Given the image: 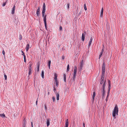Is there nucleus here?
<instances>
[{
	"instance_id": "26",
	"label": "nucleus",
	"mask_w": 127,
	"mask_h": 127,
	"mask_svg": "<svg viewBox=\"0 0 127 127\" xmlns=\"http://www.w3.org/2000/svg\"><path fill=\"white\" fill-rule=\"evenodd\" d=\"M22 35L21 34H20L19 35V39L20 40H21L22 39Z\"/></svg>"
},
{
	"instance_id": "35",
	"label": "nucleus",
	"mask_w": 127,
	"mask_h": 127,
	"mask_svg": "<svg viewBox=\"0 0 127 127\" xmlns=\"http://www.w3.org/2000/svg\"><path fill=\"white\" fill-rule=\"evenodd\" d=\"M109 96V95H107V97H106V98L105 100H106V102H107V101L108 100V97Z\"/></svg>"
},
{
	"instance_id": "31",
	"label": "nucleus",
	"mask_w": 127,
	"mask_h": 127,
	"mask_svg": "<svg viewBox=\"0 0 127 127\" xmlns=\"http://www.w3.org/2000/svg\"><path fill=\"white\" fill-rule=\"evenodd\" d=\"M44 24H45V28L46 29V30H47V23H44Z\"/></svg>"
},
{
	"instance_id": "46",
	"label": "nucleus",
	"mask_w": 127,
	"mask_h": 127,
	"mask_svg": "<svg viewBox=\"0 0 127 127\" xmlns=\"http://www.w3.org/2000/svg\"><path fill=\"white\" fill-rule=\"evenodd\" d=\"M32 64H29V68L31 69Z\"/></svg>"
},
{
	"instance_id": "38",
	"label": "nucleus",
	"mask_w": 127,
	"mask_h": 127,
	"mask_svg": "<svg viewBox=\"0 0 127 127\" xmlns=\"http://www.w3.org/2000/svg\"><path fill=\"white\" fill-rule=\"evenodd\" d=\"M77 70L74 69V74H76V72H77Z\"/></svg>"
},
{
	"instance_id": "56",
	"label": "nucleus",
	"mask_w": 127,
	"mask_h": 127,
	"mask_svg": "<svg viewBox=\"0 0 127 127\" xmlns=\"http://www.w3.org/2000/svg\"><path fill=\"white\" fill-rule=\"evenodd\" d=\"M102 54H103V53L101 52L100 53V54L99 55H100V56H102Z\"/></svg>"
},
{
	"instance_id": "15",
	"label": "nucleus",
	"mask_w": 127,
	"mask_h": 127,
	"mask_svg": "<svg viewBox=\"0 0 127 127\" xmlns=\"http://www.w3.org/2000/svg\"><path fill=\"white\" fill-rule=\"evenodd\" d=\"M29 44H27L26 45V51H28L29 49Z\"/></svg>"
},
{
	"instance_id": "23",
	"label": "nucleus",
	"mask_w": 127,
	"mask_h": 127,
	"mask_svg": "<svg viewBox=\"0 0 127 127\" xmlns=\"http://www.w3.org/2000/svg\"><path fill=\"white\" fill-rule=\"evenodd\" d=\"M84 9L85 10H87V8H86V3L85 2H84Z\"/></svg>"
},
{
	"instance_id": "10",
	"label": "nucleus",
	"mask_w": 127,
	"mask_h": 127,
	"mask_svg": "<svg viewBox=\"0 0 127 127\" xmlns=\"http://www.w3.org/2000/svg\"><path fill=\"white\" fill-rule=\"evenodd\" d=\"M15 5H14L13 8L12 10V11L11 14H13L15 13Z\"/></svg>"
},
{
	"instance_id": "55",
	"label": "nucleus",
	"mask_w": 127,
	"mask_h": 127,
	"mask_svg": "<svg viewBox=\"0 0 127 127\" xmlns=\"http://www.w3.org/2000/svg\"><path fill=\"white\" fill-rule=\"evenodd\" d=\"M103 8H102V9H101V12H103Z\"/></svg>"
},
{
	"instance_id": "30",
	"label": "nucleus",
	"mask_w": 127,
	"mask_h": 127,
	"mask_svg": "<svg viewBox=\"0 0 127 127\" xmlns=\"http://www.w3.org/2000/svg\"><path fill=\"white\" fill-rule=\"evenodd\" d=\"M52 99L53 102H55V97L54 96L52 97Z\"/></svg>"
},
{
	"instance_id": "64",
	"label": "nucleus",
	"mask_w": 127,
	"mask_h": 127,
	"mask_svg": "<svg viewBox=\"0 0 127 127\" xmlns=\"http://www.w3.org/2000/svg\"><path fill=\"white\" fill-rule=\"evenodd\" d=\"M49 92H48V94H49Z\"/></svg>"
},
{
	"instance_id": "8",
	"label": "nucleus",
	"mask_w": 127,
	"mask_h": 127,
	"mask_svg": "<svg viewBox=\"0 0 127 127\" xmlns=\"http://www.w3.org/2000/svg\"><path fill=\"white\" fill-rule=\"evenodd\" d=\"M85 37V34L84 33H83L81 37V40L82 41H84Z\"/></svg>"
},
{
	"instance_id": "25",
	"label": "nucleus",
	"mask_w": 127,
	"mask_h": 127,
	"mask_svg": "<svg viewBox=\"0 0 127 127\" xmlns=\"http://www.w3.org/2000/svg\"><path fill=\"white\" fill-rule=\"evenodd\" d=\"M31 69L29 68V75H30L31 74Z\"/></svg>"
},
{
	"instance_id": "19",
	"label": "nucleus",
	"mask_w": 127,
	"mask_h": 127,
	"mask_svg": "<svg viewBox=\"0 0 127 127\" xmlns=\"http://www.w3.org/2000/svg\"><path fill=\"white\" fill-rule=\"evenodd\" d=\"M37 71L38 72L39 70V67L40 66V64L39 63L37 64Z\"/></svg>"
},
{
	"instance_id": "7",
	"label": "nucleus",
	"mask_w": 127,
	"mask_h": 127,
	"mask_svg": "<svg viewBox=\"0 0 127 127\" xmlns=\"http://www.w3.org/2000/svg\"><path fill=\"white\" fill-rule=\"evenodd\" d=\"M26 120L25 118H24V120L23 123V127H26Z\"/></svg>"
},
{
	"instance_id": "14",
	"label": "nucleus",
	"mask_w": 127,
	"mask_h": 127,
	"mask_svg": "<svg viewBox=\"0 0 127 127\" xmlns=\"http://www.w3.org/2000/svg\"><path fill=\"white\" fill-rule=\"evenodd\" d=\"M76 75V74H73V76L72 77V78L73 79L72 81H74L75 80Z\"/></svg>"
},
{
	"instance_id": "50",
	"label": "nucleus",
	"mask_w": 127,
	"mask_h": 127,
	"mask_svg": "<svg viewBox=\"0 0 127 127\" xmlns=\"http://www.w3.org/2000/svg\"><path fill=\"white\" fill-rule=\"evenodd\" d=\"M78 8L77 7L76 9V12H77V13H78Z\"/></svg>"
},
{
	"instance_id": "58",
	"label": "nucleus",
	"mask_w": 127,
	"mask_h": 127,
	"mask_svg": "<svg viewBox=\"0 0 127 127\" xmlns=\"http://www.w3.org/2000/svg\"><path fill=\"white\" fill-rule=\"evenodd\" d=\"M101 56L99 55V56L98 59H99L101 57Z\"/></svg>"
},
{
	"instance_id": "37",
	"label": "nucleus",
	"mask_w": 127,
	"mask_h": 127,
	"mask_svg": "<svg viewBox=\"0 0 127 127\" xmlns=\"http://www.w3.org/2000/svg\"><path fill=\"white\" fill-rule=\"evenodd\" d=\"M82 13V11H81L79 13H78V14L77 15V16H79Z\"/></svg>"
},
{
	"instance_id": "47",
	"label": "nucleus",
	"mask_w": 127,
	"mask_h": 127,
	"mask_svg": "<svg viewBox=\"0 0 127 127\" xmlns=\"http://www.w3.org/2000/svg\"><path fill=\"white\" fill-rule=\"evenodd\" d=\"M104 78L101 77L100 80H101V81L104 80Z\"/></svg>"
},
{
	"instance_id": "2",
	"label": "nucleus",
	"mask_w": 127,
	"mask_h": 127,
	"mask_svg": "<svg viewBox=\"0 0 127 127\" xmlns=\"http://www.w3.org/2000/svg\"><path fill=\"white\" fill-rule=\"evenodd\" d=\"M118 108L117 105H115L112 113V115L113 117H115L116 114L118 115Z\"/></svg>"
},
{
	"instance_id": "11",
	"label": "nucleus",
	"mask_w": 127,
	"mask_h": 127,
	"mask_svg": "<svg viewBox=\"0 0 127 127\" xmlns=\"http://www.w3.org/2000/svg\"><path fill=\"white\" fill-rule=\"evenodd\" d=\"M93 39L92 37H91V38H90V41H89V45H88L89 47L90 46V45H91V43H92V41L93 40Z\"/></svg>"
},
{
	"instance_id": "6",
	"label": "nucleus",
	"mask_w": 127,
	"mask_h": 127,
	"mask_svg": "<svg viewBox=\"0 0 127 127\" xmlns=\"http://www.w3.org/2000/svg\"><path fill=\"white\" fill-rule=\"evenodd\" d=\"M40 8L39 7L38 8L36 11V15L38 17L39 15L40 14Z\"/></svg>"
},
{
	"instance_id": "17",
	"label": "nucleus",
	"mask_w": 127,
	"mask_h": 127,
	"mask_svg": "<svg viewBox=\"0 0 127 127\" xmlns=\"http://www.w3.org/2000/svg\"><path fill=\"white\" fill-rule=\"evenodd\" d=\"M51 63V61L50 60L48 62V65L49 67V69H50V64Z\"/></svg>"
},
{
	"instance_id": "13",
	"label": "nucleus",
	"mask_w": 127,
	"mask_h": 127,
	"mask_svg": "<svg viewBox=\"0 0 127 127\" xmlns=\"http://www.w3.org/2000/svg\"><path fill=\"white\" fill-rule=\"evenodd\" d=\"M47 127H48L50 125V119H48L47 120Z\"/></svg>"
},
{
	"instance_id": "44",
	"label": "nucleus",
	"mask_w": 127,
	"mask_h": 127,
	"mask_svg": "<svg viewBox=\"0 0 127 127\" xmlns=\"http://www.w3.org/2000/svg\"><path fill=\"white\" fill-rule=\"evenodd\" d=\"M103 48L102 49L101 52L103 53V52L104 51V46L103 45Z\"/></svg>"
},
{
	"instance_id": "42",
	"label": "nucleus",
	"mask_w": 127,
	"mask_h": 127,
	"mask_svg": "<svg viewBox=\"0 0 127 127\" xmlns=\"http://www.w3.org/2000/svg\"><path fill=\"white\" fill-rule=\"evenodd\" d=\"M22 55H23L24 56V58H26V56L25 55V54L24 53H23V54H22Z\"/></svg>"
},
{
	"instance_id": "33",
	"label": "nucleus",
	"mask_w": 127,
	"mask_h": 127,
	"mask_svg": "<svg viewBox=\"0 0 127 127\" xmlns=\"http://www.w3.org/2000/svg\"><path fill=\"white\" fill-rule=\"evenodd\" d=\"M111 85H108V90H110V89Z\"/></svg>"
},
{
	"instance_id": "63",
	"label": "nucleus",
	"mask_w": 127,
	"mask_h": 127,
	"mask_svg": "<svg viewBox=\"0 0 127 127\" xmlns=\"http://www.w3.org/2000/svg\"><path fill=\"white\" fill-rule=\"evenodd\" d=\"M31 62H30L29 63H30Z\"/></svg>"
},
{
	"instance_id": "27",
	"label": "nucleus",
	"mask_w": 127,
	"mask_h": 127,
	"mask_svg": "<svg viewBox=\"0 0 127 127\" xmlns=\"http://www.w3.org/2000/svg\"><path fill=\"white\" fill-rule=\"evenodd\" d=\"M55 84L57 87H58L59 86L58 82V81H55Z\"/></svg>"
},
{
	"instance_id": "5",
	"label": "nucleus",
	"mask_w": 127,
	"mask_h": 127,
	"mask_svg": "<svg viewBox=\"0 0 127 127\" xmlns=\"http://www.w3.org/2000/svg\"><path fill=\"white\" fill-rule=\"evenodd\" d=\"M106 64L104 62H103L102 67V72L105 73V70Z\"/></svg>"
},
{
	"instance_id": "43",
	"label": "nucleus",
	"mask_w": 127,
	"mask_h": 127,
	"mask_svg": "<svg viewBox=\"0 0 127 127\" xmlns=\"http://www.w3.org/2000/svg\"><path fill=\"white\" fill-rule=\"evenodd\" d=\"M63 76L64 77V79H66V76L65 74H64L63 75Z\"/></svg>"
},
{
	"instance_id": "62",
	"label": "nucleus",
	"mask_w": 127,
	"mask_h": 127,
	"mask_svg": "<svg viewBox=\"0 0 127 127\" xmlns=\"http://www.w3.org/2000/svg\"><path fill=\"white\" fill-rule=\"evenodd\" d=\"M66 79H64V81L65 82H66Z\"/></svg>"
},
{
	"instance_id": "57",
	"label": "nucleus",
	"mask_w": 127,
	"mask_h": 127,
	"mask_svg": "<svg viewBox=\"0 0 127 127\" xmlns=\"http://www.w3.org/2000/svg\"><path fill=\"white\" fill-rule=\"evenodd\" d=\"M101 56L99 55V56L98 59H99L101 57Z\"/></svg>"
},
{
	"instance_id": "34",
	"label": "nucleus",
	"mask_w": 127,
	"mask_h": 127,
	"mask_svg": "<svg viewBox=\"0 0 127 127\" xmlns=\"http://www.w3.org/2000/svg\"><path fill=\"white\" fill-rule=\"evenodd\" d=\"M108 85H111L110 81L109 80H108Z\"/></svg>"
},
{
	"instance_id": "3",
	"label": "nucleus",
	"mask_w": 127,
	"mask_h": 127,
	"mask_svg": "<svg viewBox=\"0 0 127 127\" xmlns=\"http://www.w3.org/2000/svg\"><path fill=\"white\" fill-rule=\"evenodd\" d=\"M84 65L83 60H82L79 63V67L78 70L79 71L81 72L82 68Z\"/></svg>"
},
{
	"instance_id": "22",
	"label": "nucleus",
	"mask_w": 127,
	"mask_h": 127,
	"mask_svg": "<svg viewBox=\"0 0 127 127\" xmlns=\"http://www.w3.org/2000/svg\"><path fill=\"white\" fill-rule=\"evenodd\" d=\"M0 116L2 118H4L5 117V114L3 113L2 114H0Z\"/></svg>"
},
{
	"instance_id": "21",
	"label": "nucleus",
	"mask_w": 127,
	"mask_h": 127,
	"mask_svg": "<svg viewBox=\"0 0 127 127\" xmlns=\"http://www.w3.org/2000/svg\"><path fill=\"white\" fill-rule=\"evenodd\" d=\"M105 73L102 72V74L101 76V77L104 78Z\"/></svg>"
},
{
	"instance_id": "61",
	"label": "nucleus",
	"mask_w": 127,
	"mask_h": 127,
	"mask_svg": "<svg viewBox=\"0 0 127 127\" xmlns=\"http://www.w3.org/2000/svg\"><path fill=\"white\" fill-rule=\"evenodd\" d=\"M21 52L22 53V54H23V53H24L23 51H21Z\"/></svg>"
},
{
	"instance_id": "40",
	"label": "nucleus",
	"mask_w": 127,
	"mask_h": 127,
	"mask_svg": "<svg viewBox=\"0 0 127 127\" xmlns=\"http://www.w3.org/2000/svg\"><path fill=\"white\" fill-rule=\"evenodd\" d=\"M110 90H108V91H107V95H109V93H110Z\"/></svg>"
},
{
	"instance_id": "36",
	"label": "nucleus",
	"mask_w": 127,
	"mask_h": 127,
	"mask_svg": "<svg viewBox=\"0 0 127 127\" xmlns=\"http://www.w3.org/2000/svg\"><path fill=\"white\" fill-rule=\"evenodd\" d=\"M4 77H5V79L6 80L7 79V76L5 74H4Z\"/></svg>"
},
{
	"instance_id": "20",
	"label": "nucleus",
	"mask_w": 127,
	"mask_h": 127,
	"mask_svg": "<svg viewBox=\"0 0 127 127\" xmlns=\"http://www.w3.org/2000/svg\"><path fill=\"white\" fill-rule=\"evenodd\" d=\"M95 92H94L93 93V100L94 101V98L95 97Z\"/></svg>"
},
{
	"instance_id": "18",
	"label": "nucleus",
	"mask_w": 127,
	"mask_h": 127,
	"mask_svg": "<svg viewBox=\"0 0 127 127\" xmlns=\"http://www.w3.org/2000/svg\"><path fill=\"white\" fill-rule=\"evenodd\" d=\"M54 79L55 80V81H57V75L56 73H55L54 74Z\"/></svg>"
},
{
	"instance_id": "32",
	"label": "nucleus",
	"mask_w": 127,
	"mask_h": 127,
	"mask_svg": "<svg viewBox=\"0 0 127 127\" xmlns=\"http://www.w3.org/2000/svg\"><path fill=\"white\" fill-rule=\"evenodd\" d=\"M103 14V12H101L100 14V17H102Z\"/></svg>"
},
{
	"instance_id": "28",
	"label": "nucleus",
	"mask_w": 127,
	"mask_h": 127,
	"mask_svg": "<svg viewBox=\"0 0 127 127\" xmlns=\"http://www.w3.org/2000/svg\"><path fill=\"white\" fill-rule=\"evenodd\" d=\"M69 64H68L67 65V71H69Z\"/></svg>"
},
{
	"instance_id": "9",
	"label": "nucleus",
	"mask_w": 127,
	"mask_h": 127,
	"mask_svg": "<svg viewBox=\"0 0 127 127\" xmlns=\"http://www.w3.org/2000/svg\"><path fill=\"white\" fill-rule=\"evenodd\" d=\"M56 95V96L57 97V100H58L59 99V93H57V92H56V93H55Z\"/></svg>"
},
{
	"instance_id": "1",
	"label": "nucleus",
	"mask_w": 127,
	"mask_h": 127,
	"mask_svg": "<svg viewBox=\"0 0 127 127\" xmlns=\"http://www.w3.org/2000/svg\"><path fill=\"white\" fill-rule=\"evenodd\" d=\"M100 84L101 85H102L100 90L102 93V98H103L105 97V87L106 86V80L105 79L104 81V80H100Z\"/></svg>"
},
{
	"instance_id": "39",
	"label": "nucleus",
	"mask_w": 127,
	"mask_h": 127,
	"mask_svg": "<svg viewBox=\"0 0 127 127\" xmlns=\"http://www.w3.org/2000/svg\"><path fill=\"white\" fill-rule=\"evenodd\" d=\"M6 2L4 3L2 5V6L3 7V6H5V5H6Z\"/></svg>"
},
{
	"instance_id": "41",
	"label": "nucleus",
	"mask_w": 127,
	"mask_h": 127,
	"mask_svg": "<svg viewBox=\"0 0 127 127\" xmlns=\"http://www.w3.org/2000/svg\"><path fill=\"white\" fill-rule=\"evenodd\" d=\"M53 91H54L55 93H56V92H57L56 91V89L55 88V87H54V88Z\"/></svg>"
},
{
	"instance_id": "53",
	"label": "nucleus",
	"mask_w": 127,
	"mask_h": 127,
	"mask_svg": "<svg viewBox=\"0 0 127 127\" xmlns=\"http://www.w3.org/2000/svg\"><path fill=\"white\" fill-rule=\"evenodd\" d=\"M38 99V98H37L36 101V105H37V99Z\"/></svg>"
},
{
	"instance_id": "24",
	"label": "nucleus",
	"mask_w": 127,
	"mask_h": 127,
	"mask_svg": "<svg viewBox=\"0 0 127 127\" xmlns=\"http://www.w3.org/2000/svg\"><path fill=\"white\" fill-rule=\"evenodd\" d=\"M41 76L42 78L43 79L44 78V72L43 70L42 72Z\"/></svg>"
},
{
	"instance_id": "4",
	"label": "nucleus",
	"mask_w": 127,
	"mask_h": 127,
	"mask_svg": "<svg viewBox=\"0 0 127 127\" xmlns=\"http://www.w3.org/2000/svg\"><path fill=\"white\" fill-rule=\"evenodd\" d=\"M45 3H44L43 4L42 10V17H44L45 12Z\"/></svg>"
},
{
	"instance_id": "60",
	"label": "nucleus",
	"mask_w": 127,
	"mask_h": 127,
	"mask_svg": "<svg viewBox=\"0 0 127 127\" xmlns=\"http://www.w3.org/2000/svg\"><path fill=\"white\" fill-rule=\"evenodd\" d=\"M44 106H45V109H46V105L45 104Z\"/></svg>"
},
{
	"instance_id": "16",
	"label": "nucleus",
	"mask_w": 127,
	"mask_h": 127,
	"mask_svg": "<svg viewBox=\"0 0 127 127\" xmlns=\"http://www.w3.org/2000/svg\"><path fill=\"white\" fill-rule=\"evenodd\" d=\"M46 15H44L43 18V21L44 22V23H47L46 22Z\"/></svg>"
},
{
	"instance_id": "12",
	"label": "nucleus",
	"mask_w": 127,
	"mask_h": 127,
	"mask_svg": "<svg viewBox=\"0 0 127 127\" xmlns=\"http://www.w3.org/2000/svg\"><path fill=\"white\" fill-rule=\"evenodd\" d=\"M68 119H67L66 121L65 126V127H68Z\"/></svg>"
},
{
	"instance_id": "49",
	"label": "nucleus",
	"mask_w": 127,
	"mask_h": 127,
	"mask_svg": "<svg viewBox=\"0 0 127 127\" xmlns=\"http://www.w3.org/2000/svg\"><path fill=\"white\" fill-rule=\"evenodd\" d=\"M74 69L77 70V67L76 66H75L74 67Z\"/></svg>"
},
{
	"instance_id": "51",
	"label": "nucleus",
	"mask_w": 127,
	"mask_h": 127,
	"mask_svg": "<svg viewBox=\"0 0 127 127\" xmlns=\"http://www.w3.org/2000/svg\"><path fill=\"white\" fill-rule=\"evenodd\" d=\"M31 127H33V123L32 122H31Z\"/></svg>"
},
{
	"instance_id": "45",
	"label": "nucleus",
	"mask_w": 127,
	"mask_h": 127,
	"mask_svg": "<svg viewBox=\"0 0 127 127\" xmlns=\"http://www.w3.org/2000/svg\"><path fill=\"white\" fill-rule=\"evenodd\" d=\"M62 27L61 26H60V28H59L60 30V31L62 30Z\"/></svg>"
},
{
	"instance_id": "54",
	"label": "nucleus",
	"mask_w": 127,
	"mask_h": 127,
	"mask_svg": "<svg viewBox=\"0 0 127 127\" xmlns=\"http://www.w3.org/2000/svg\"><path fill=\"white\" fill-rule=\"evenodd\" d=\"M64 56H62V59L63 60H64Z\"/></svg>"
},
{
	"instance_id": "29",
	"label": "nucleus",
	"mask_w": 127,
	"mask_h": 127,
	"mask_svg": "<svg viewBox=\"0 0 127 127\" xmlns=\"http://www.w3.org/2000/svg\"><path fill=\"white\" fill-rule=\"evenodd\" d=\"M69 3H68L66 5V6L67 7L68 9H69Z\"/></svg>"
},
{
	"instance_id": "48",
	"label": "nucleus",
	"mask_w": 127,
	"mask_h": 127,
	"mask_svg": "<svg viewBox=\"0 0 127 127\" xmlns=\"http://www.w3.org/2000/svg\"><path fill=\"white\" fill-rule=\"evenodd\" d=\"M2 54L4 55L5 54V53L4 50H3L2 51Z\"/></svg>"
},
{
	"instance_id": "52",
	"label": "nucleus",
	"mask_w": 127,
	"mask_h": 127,
	"mask_svg": "<svg viewBox=\"0 0 127 127\" xmlns=\"http://www.w3.org/2000/svg\"><path fill=\"white\" fill-rule=\"evenodd\" d=\"M24 62L25 63L26 62V58H24Z\"/></svg>"
},
{
	"instance_id": "59",
	"label": "nucleus",
	"mask_w": 127,
	"mask_h": 127,
	"mask_svg": "<svg viewBox=\"0 0 127 127\" xmlns=\"http://www.w3.org/2000/svg\"><path fill=\"white\" fill-rule=\"evenodd\" d=\"M83 125L84 127H85V123H83Z\"/></svg>"
}]
</instances>
